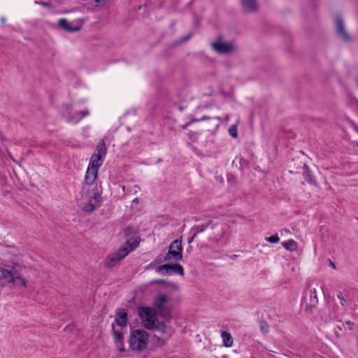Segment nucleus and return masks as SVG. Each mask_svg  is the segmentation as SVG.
Masks as SVG:
<instances>
[{"instance_id":"9b49d317","label":"nucleus","mask_w":358,"mask_h":358,"mask_svg":"<svg viewBox=\"0 0 358 358\" xmlns=\"http://www.w3.org/2000/svg\"><path fill=\"white\" fill-rule=\"evenodd\" d=\"M213 48L220 54H227L232 52L234 50L233 44L231 43L225 42L221 38L212 43Z\"/></svg>"},{"instance_id":"1a4fd4ad","label":"nucleus","mask_w":358,"mask_h":358,"mask_svg":"<svg viewBox=\"0 0 358 358\" xmlns=\"http://www.w3.org/2000/svg\"><path fill=\"white\" fill-rule=\"evenodd\" d=\"M129 254V251L126 248H120L115 252L108 256L106 260V266L107 267H113L122 259Z\"/></svg>"},{"instance_id":"b1692460","label":"nucleus","mask_w":358,"mask_h":358,"mask_svg":"<svg viewBox=\"0 0 358 358\" xmlns=\"http://www.w3.org/2000/svg\"><path fill=\"white\" fill-rule=\"evenodd\" d=\"M210 119L217 120L219 121L220 120V117H210L207 116V115H203V116H202L199 119H194V120H192L190 122H188L187 124H185L184 126V128H186L187 127V125H189L191 122L204 121V120H210Z\"/></svg>"},{"instance_id":"c756f323","label":"nucleus","mask_w":358,"mask_h":358,"mask_svg":"<svg viewBox=\"0 0 358 358\" xmlns=\"http://www.w3.org/2000/svg\"><path fill=\"white\" fill-rule=\"evenodd\" d=\"M353 325H354L353 322H352L350 321H347L343 324V327H344L345 329H348L349 331H350V330L352 329Z\"/></svg>"},{"instance_id":"a19ab883","label":"nucleus","mask_w":358,"mask_h":358,"mask_svg":"<svg viewBox=\"0 0 358 358\" xmlns=\"http://www.w3.org/2000/svg\"><path fill=\"white\" fill-rule=\"evenodd\" d=\"M199 220H200V219H199V218H196V219H195V221H199Z\"/></svg>"},{"instance_id":"72a5a7b5","label":"nucleus","mask_w":358,"mask_h":358,"mask_svg":"<svg viewBox=\"0 0 358 358\" xmlns=\"http://www.w3.org/2000/svg\"><path fill=\"white\" fill-rule=\"evenodd\" d=\"M138 203V198H135V199H133L132 204Z\"/></svg>"},{"instance_id":"c9c22d12","label":"nucleus","mask_w":358,"mask_h":358,"mask_svg":"<svg viewBox=\"0 0 358 358\" xmlns=\"http://www.w3.org/2000/svg\"><path fill=\"white\" fill-rule=\"evenodd\" d=\"M264 329H265V327H264V326L262 325V330L263 331H264ZM267 331H268V329H266V330H265V332H267Z\"/></svg>"},{"instance_id":"423d86ee","label":"nucleus","mask_w":358,"mask_h":358,"mask_svg":"<svg viewBox=\"0 0 358 358\" xmlns=\"http://www.w3.org/2000/svg\"><path fill=\"white\" fill-rule=\"evenodd\" d=\"M182 245L180 240H175L169 245L168 252L165 257V261L178 262L182 259Z\"/></svg>"},{"instance_id":"6ab92c4d","label":"nucleus","mask_w":358,"mask_h":358,"mask_svg":"<svg viewBox=\"0 0 358 358\" xmlns=\"http://www.w3.org/2000/svg\"><path fill=\"white\" fill-rule=\"evenodd\" d=\"M221 337L223 342V345L226 348H230L233 345V338L231 335L227 331H222Z\"/></svg>"},{"instance_id":"9d476101","label":"nucleus","mask_w":358,"mask_h":358,"mask_svg":"<svg viewBox=\"0 0 358 358\" xmlns=\"http://www.w3.org/2000/svg\"><path fill=\"white\" fill-rule=\"evenodd\" d=\"M156 271L161 273L184 275V270L180 264H164L156 268Z\"/></svg>"},{"instance_id":"cd10ccee","label":"nucleus","mask_w":358,"mask_h":358,"mask_svg":"<svg viewBox=\"0 0 358 358\" xmlns=\"http://www.w3.org/2000/svg\"><path fill=\"white\" fill-rule=\"evenodd\" d=\"M107 0H92L91 2V5L97 7L99 6H103Z\"/></svg>"},{"instance_id":"0eeeda50","label":"nucleus","mask_w":358,"mask_h":358,"mask_svg":"<svg viewBox=\"0 0 358 358\" xmlns=\"http://www.w3.org/2000/svg\"><path fill=\"white\" fill-rule=\"evenodd\" d=\"M124 233L127 240L125 243L126 246L122 247V248H126L129 253L138 247L140 238L138 234L131 228H127Z\"/></svg>"},{"instance_id":"f257e3e1","label":"nucleus","mask_w":358,"mask_h":358,"mask_svg":"<svg viewBox=\"0 0 358 358\" xmlns=\"http://www.w3.org/2000/svg\"><path fill=\"white\" fill-rule=\"evenodd\" d=\"M10 284L16 286L25 287L27 281L22 277L20 273L13 267L8 268L0 266V287H6Z\"/></svg>"},{"instance_id":"4c0bfd02","label":"nucleus","mask_w":358,"mask_h":358,"mask_svg":"<svg viewBox=\"0 0 358 358\" xmlns=\"http://www.w3.org/2000/svg\"><path fill=\"white\" fill-rule=\"evenodd\" d=\"M1 22H5V18H4L3 17H2L1 18Z\"/></svg>"},{"instance_id":"dca6fc26","label":"nucleus","mask_w":358,"mask_h":358,"mask_svg":"<svg viewBox=\"0 0 358 358\" xmlns=\"http://www.w3.org/2000/svg\"><path fill=\"white\" fill-rule=\"evenodd\" d=\"M58 25L60 28L68 32H76L80 29V27H73L66 19L59 20Z\"/></svg>"},{"instance_id":"58836bf2","label":"nucleus","mask_w":358,"mask_h":358,"mask_svg":"<svg viewBox=\"0 0 358 358\" xmlns=\"http://www.w3.org/2000/svg\"><path fill=\"white\" fill-rule=\"evenodd\" d=\"M222 358H228V356L227 355H223Z\"/></svg>"},{"instance_id":"bb28decb","label":"nucleus","mask_w":358,"mask_h":358,"mask_svg":"<svg viewBox=\"0 0 358 358\" xmlns=\"http://www.w3.org/2000/svg\"><path fill=\"white\" fill-rule=\"evenodd\" d=\"M229 134L234 137V138H236L237 136H238V132H237V127L236 125H231L229 129Z\"/></svg>"},{"instance_id":"4be33fe9","label":"nucleus","mask_w":358,"mask_h":358,"mask_svg":"<svg viewBox=\"0 0 358 358\" xmlns=\"http://www.w3.org/2000/svg\"><path fill=\"white\" fill-rule=\"evenodd\" d=\"M113 327V337L115 340V343H117L118 341H123V335L122 332L118 330H115L114 327Z\"/></svg>"},{"instance_id":"ddd939ff","label":"nucleus","mask_w":358,"mask_h":358,"mask_svg":"<svg viewBox=\"0 0 358 358\" xmlns=\"http://www.w3.org/2000/svg\"><path fill=\"white\" fill-rule=\"evenodd\" d=\"M99 170L87 166L85 176V182L87 185H92L94 184L97 178Z\"/></svg>"},{"instance_id":"7c9ffc66","label":"nucleus","mask_w":358,"mask_h":358,"mask_svg":"<svg viewBox=\"0 0 358 358\" xmlns=\"http://www.w3.org/2000/svg\"><path fill=\"white\" fill-rule=\"evenodd\" d=\"M115 345L117 347V348L121 351V352H124L125 350H124V343H123V341L120 342V341H118L117 343H115Z\"/></svg>"},{"instance_id":"79ce46f5","label":"nucleus","mask_w":358,"mask_h":358,"mask_svg":"<svg viewBox=\"0 0 358 358\" xmlns=\"http://www.w3.org/2000/svg\"><path fill=\"white\" fill-rule=\"evenodd\" d=\"M296 358H300V357H298V356H296Z\"/></svg>"},{"instance_id":"7ed1b4c3","label":"nucleus","mask_w":358,"mask_h":358,"mask_svg":"<svg viewBox=\"0 0 358 358\" xmlns=\"http://www.w3.org/2000/svg\"><path fill=\"white\" fill-rule=\"evenodd\" d=\"M106 152L107 149L105 143L103 141L99 143L96 147L95 152L90 157L88 166L99 170L104 162Z\"/></svg>"},{"instance_id":"5701e85b","label":"nucleus","mask_w":358,"mask_h":358,"mask_svg":"<svg viewBox=\"0 0 358 358\" xmlns=\"http://www.w3.org/2000/svg\"><path fill=\"white\" fill-rule=\"evenodd\" d=\"M310 303L313 305L317 303L318 299H317L316 289L314 288V289H310Z\"/></svg>"},{"instance_id":"4468645a","label":"nucleus","mask_w":358,"mask_h":358,"mask_svg":"<svg viewBox=\"0 0 358 358\" xmlns=\"http://www.w3.org/2000/svg\"><path fill=\"white\" fill-rule=\"evenodd\" d=\"M90 115V111L85 109L83 111L77 112L73 115H69L66 117V122L70 124H76L80 121L83 117Z\"/></svg>"},{"instance_id":"f03ea898","label":"nucleus","mask_w":358,"mask_h":358,"mask_svg":"<svg viewBox=\"0 0 358 358\" xmlns=\"http://www.w3.org/2000/svg\"><path fill=\"white\" fill-rule=\"evenodd\" d=\"M148 338L149 335L145 330H134L130 336L129 345L133 350L141 352L146 348Z\"/></svg>"},{"instance_id":"e433bc0d","label":"nucleus","mask_w":358,"mask_h":358,"mask_svg":"<svg viewBox=\"0 0 358 358\" xmlns=\"http://www.w3.org/2000/svg\"><path fill=\"white\" fill-rule=\"evenodd\" d=\"M331 266H332L334 268H336L335 264H334L332 262H331Z\"/></svg>"},{"instance_id":"2f4dec72","label":"nucleus","mask_w":358,"mask_h":358,"mask_svg":"<svg viewBox=\"0 0 358 358\" xmlns=\"http://www.w3.org/2000/svg\"><path fill=\"white\" fill-rule=\"evenodd\" d=\"M94 206L92 203L86 205L84 208L85 211H92L94 209Z\"/></svg>"},{"instance_id":"aec40b11","label":"nucleus","mask_w":358,"mask_h":358,"mask_svg":"<svg viewBox=\"0 0 358 358\" xmlns=\"http://www.w3.org/2000/svg\"><path fill=\"white\" fill-rule=\"evenodd\" d=\"M282 245L286 250L292 252L296 251L298 248L297 243L293 239L285 241Z\"/></svg>"},{"instance_id":"412c9836","label":"nucleus","mask_w":358,"mask_h":358,"mask_svg":"<svg viewBox=\"0 0 358 358\" xmlns=\"http://www.w3.org/2000/svg\"><path fill=\"white\" fill-rule=\"evenodd\" d=\"M303 178L305 179V180L311 184V185H315L316 184V180H315V177L311 174L310 171H305L304 173H303Z\"/></svg>"},{"instance_id":"6e6552de","label":"nucleus","mask_w":358,"mask_h":358,"mask_svg":"<svg viewBox=\"0 0 358 358\" xmlns=\"http://www.w3.org/2000/svg\"><path fill=\"white\" fill-rule=\"evenodd\" d=\"M154 326L151 329L157 331L163 336L162 339L163 343H166L174 334V329L166 322H159L157 320Z\"/></svg>"},{"instance_id":"37998d69","label":"nucleus","mask_w":358,"mask_h":358,"mask_svg":"<svg viewBox=\"0 0 358 358\" xmlns=\"http://www.w3.org/2000/svg\"><path fill=\"white\" fill-rule=\"evenodd\" d=\"M357 84H358V81H357Z\"/></svg>"},{"instance_id":"20e7f679","label":"nucleus","mask_w":358,"mask_h":358,"mask_svg":"<svg viewBox=\"0 0 358 358\" xmlns=\"http://www.w3.org/2000/svg\"><path fill=\"white\" fill-rule=\"evenodd\" d=\"M156 311L153 308L147 306H141L138 309V314L143 325L148 329H152L155 327V321L158 320L156 317Z\"/></svg>"},{"instance_id":"393cba45","label":"nucleus","mask_w":358,"mask_h":358,"mask_svg":"<svg viewBox=\"0 0 358 358\" xmlns=\"http://www.w3.org/2000/svg\"><path fill=\"white\" fill-rule=\"evenodd\" d=\"M140 191H141V187L137 185H133V186L130 187L129 188H128V189H127L128 193L132 194H136Z\"/></svg>"},{"instance_id":"ea45409f","label":"nucleus","mask_w":358,"mask_h":358,"mask_svg":"<svg viewBox=\"0 0 358 358\" xmlns=\"http://www.w3.org/2000/svg\"><path fill=\"white\" fill-rule=\"evenodd\" d=\"M215 127H219V122L216 124Z\"/></svg>"},{"instance_id":"f8f14e48","label":"nucleus","mask_w":358,"mask_h":358,"mask_svg":"<svg viewBox=\"0 0 358 358\" xmlns=\"http://www.w3.org/2000/svg\"><path fill=\"white\" fill-rule=\"evenodd\" d=\"M336 30L340 38L345 41L350 40V36L345 30L343 20L340 16L336 17Z\"/></svg>"},{"instance_id":"c85d7f7f","label":"nucleus","mask_w":358,"mask_h":358,"mask_svg":"<svg viewBox=\"0 0 358 358\" xmlns=\"http://www.w3.org/2000/svg\"><path fill=\"white\" fill-rule=\"evenodd\" d=\"M337 297L340 300L341 305L343 306H345L347 301H346L345 299L344 298L343 294L341 292H339L337 294Z\"/></svg>"},{"instance_id":"2eb2a0df","label":"nucleus","mask_w":358,"mask_h":358,"mask_svg":"<svg viewBox=\"0 0 358 358\" xmlns=\"http://www.w3.org/2000/svg\"><path fill=\"white\" fill-rule=\"evenodd\" d=\"M115 321L117 325L121 327H125L127 325V313L125 310H120L116 313Z\"/></svg>"},{"instance_id":"473e14b6","label":"nucleus","mask_w":358,"mask_h":358,"mask_svg":"<svg viewBox=\"0 0 358 358\" xmlns=\"http://www.w3.org/2000/svg\"><path fill=\"white\" fill-rule=\"evenodd\" d=\"M36 3H38V4H41L43 6H48V3H45V2H39V1H35Z\"/></svg>"},{"instance_id":"f704fd0d","label":"nucleus","mask_w":358,"mask_h":358,"mask_svg":"<svg viewBox=\"0 0 358 358\" xmlns=\"http://www.w3.org/2000/svg\"><path fill=\"white\" fill-rule=\"evenodd\" d=\"M190 36H191L190 35H187V36H186L185 37H184V38H183V40H182V41H187V40L190 38Z\"/></svg>"},{"instance_id":"a878e982","label":"nucleus","mask_w":358,"mask_h":358,"mask_svg":"<svg viewBox=\"0 0 358 358\" xmlns=\"http://www.w3.org/2000/svg\"><path fill=\"white\" fill-rule=\"evenodd\" d=\"M266 241L271 243H278L280 241V238L278 234L266 237Z\"/></svg>"},{"instance_id":"f3484780","label":"nucleus","mask_w":358,"mask_h":358,"mask_svg":"<svg viewBox=\"0 0 358 358\" xmlns=\"http://www.w3.org/2000/svg\"><path fill=\"white\" fill-rule=\"evenodd\" d=\"M241 2L244 10L247 12H252L257 8L256 0H241Z\"/></svg>"},{"instance_id":"39448f33","label":"nucleus","mask_w":358,"mask_h":358,"mask_svg":"<svg viewBox=\"0 0 358 358\" xmlns=\"http://www.w3.org/2000/svg\"><path fill=\"white\" fill-rule=\"evenodd\" d=\"M170 298L164 294H159L153 300V305L157 313L163 317L168 318L171 316V308L167 306Z\"/></svg>"},{"instance_id":"a211bd4d","label":"nucleus","mask_w":358,"mask_h":358,"mask_svg":"<svg viewBox=\"0 0 358 358\" xmlns=\"http://www.w3.org/2000/svg\"><path fill=\"white\" fill-rule=\"evenodd\" d=\"M213 222L212 220H208V222L205 224H202L201 225H195L192 228V230L196 231V233L194 234L191 240L189 243H191L193 239L196 236L197 234L203 232Z\"/></svg>"}]
</instances>
